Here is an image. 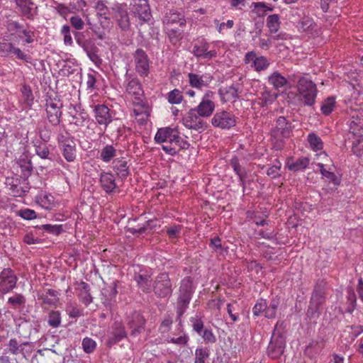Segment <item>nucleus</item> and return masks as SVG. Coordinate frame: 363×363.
I'll return each mask as SVG.
<instances>
[{
	"label": "nucleus",
	"instance_id": "obj_1",
	"mask_svg": "<svg viewBox=\"0 0 363 363\" xmlns=\"http://www.w3.org/2000/svg\"><path fill=\"white\" fill-rule=\"evenodd\" d=\"M350 116V133L356 138L353 145L363 150V103L352 104L347 109Z\"/></svg>",
	"mask_w": 363,
	"mask_h": 363
},
{
	"label": "nucleus",
	"instance_id": "obj_2",
	"mask_svg": "<svg viewBox=\"0 0 363 363\" xmlns=\"http://www.w3.org/2000/svg\"><path fill=\"white\" fill-rule=\"evenodd\" d=\"M293 77L294 82L296 79L297 80V91L303 100L304 105L307 106H313L318 94L316 84L307 77L293 75Z\"/></svg>",
	"mask_w": 363,
	"mask_h": 363
},
{
	"label": "nucleus",
	"instance_id": "obj_3",
	"mask_svg": "<svg viewBox=\"0 0 363 363\" xmlns=\"http://www.w3.org/2000/svg\"><path fill=\"white\" fill-rule=\"evenodd\" d=\"M325 301V284H317L311 296L306 315L310 320L317 319L322 311V305Z\"/></svg>",
	"mask_w": 363,
	"mask_h": 363
},
{
	"label": "nucleus",
	"instance_id": "obj_4",
	"mask_svg": "<svg viewBox=\"0 0 363 363\" xmlns=\"http://www.w3.org/2000/svg\"><path fill=\"white\" fill-rule=\"evenodd\" d=\"M291 133V123L284 116L277 118L276 126L271 130V136L274 148L280 150L283 147V140L290 136Z\"/></svg>",
	"mask_w": 363,
	"mask_h": 363
},
{
	"label": "nucleus",
	"instance_id": "obj_5",
	"mask_svg": "<svg viewBox=\"0 0 363 363\" xmlns=\"http://www.w3.org/2000/svg\"><path fill=\"white\" fill-rule=\"evenodd\" d=\"M192 294V284L189 279L182 280L179 289V296L177 301V318L180 319L188 308Z\"/></svg>",
	"mask_w": 363,
	"mask_h": 363
},
{
	"label": "nucleus",
	"instance_id": "obj_6",
	"mask_svg": "<svg viewBox=\"0 0 363 363\" xmlns=\"http://www.w3.org/2000/svg\"><path fill=\"white\" fill-rule=\"evenodd\" d=\"M152 289L155 294L159 298H166L171 295L172 286L167 273L158 274L154 281Z\"/></svg>",
	"mask_w": 363,
	"mask_h": 363
},
{
	"label": "nucleus",
	"instance_id": "obj_7",
	"mask_svg": "<svg viewBox=\"0 0 363 363\" xmlns=\"http://www.w3.org/2000/svg\"><path fill=\"white\" fill-rule=\"evenodd\" d=\"M215 93L211 90L206 91L203 95L199 104L194 107L195 111L204 118L210 117L215 111Z\"/></svg>",
	"mask_w": 363,
	"mask_h": 363
},
{
	"label": "nucleus",
	"instance_id": "obj_8",
	"mask_svg": "<svg viewBox=\"0 0 363 363\" xmlns=\"http://www.w3.org/2000/svg\"><path fill=\"white\" fill-rule=\"evenodd\" d=\"M203 116L199 115L194 108H191L183 118V124L189 129L202 132L207 128V123L203 120Z\"/></svg>",
	"mask_w": 363,
	"mask_h": 363
},
{
	"label": "nucleus",
	"instance_id": "obj_9",
	"mask_svg": "<svg viewBox=\"0 0 363 363\" xmlns=\"http://www.w3.org/2000/svg\"><path fill=\"white\" fill-rule=\"evenodd\" d=\"M133 57L136 72L142 77H147L150 72V59L147 53L143 49L138 48Z\"/></svg>",
	"mask_w": 363,
	"mask_h": 363
},
{
	"label": "nucleus",
	"instance_id": "obj_10",
	"mask_svg": "<svg viewBox=\"0 0 363 363\" xmlns=\"http://www.w3.org/2000/svg\"><path fill=\"white\" fill-rule=\"evenodd\" d=\"M211 124L215 128L230 129L235 125L236 120L231 113L222 111L213 115L211 118Z\"/></svg>",
	"mask_w": 363,
	"mask_h": 363
},
{
	"label": "nucleus",
	"instance_id": "obj_11",
	"mask_svg": "<svg viewBox=\"0 0 363 363\" xmlns=\"http://www.w3.org/2000/svg\"><path fill=\"white\" fill-rule=\"evenodd\" d=\"M17 277L10 268H4L0 273V291L6 294L12 291L16 285Z\"/></svg>",
	"mask_w": 363,
	"mask_h": 363
},
{
	"label": "nucleus",
	"instance_id": "obj_12",
	"mask_svg": "<svg viewBox=\"0 0 363 363\" xmlns=\"http://www.w3.org/2000/svg\"><path fill=\"white\" fill-rule=\"evenodd\" d=\"M132 12L143 21H148L151 17L150 5L147 0H132Z\"/></svg>",
	"mask_w": 363,
	"mask_h": 363
},
{
	"label": "nucleus",
	"instance_id": "obj_13",
	"mask_svg": "<svg viewBox=\"0 0 363 363\" xmlns=\"http://www.w3.org/2000/svg\"><path fill=\"white\" fill-rule=\"evenodd\" d=\"M16 9L21 16L28 19L33 20L37 14L38 7L33 0H13Z\"/></svg>",
	"mask_w": 363,
	"mask_h": 363
},
{
	"label": "nucleus",
	"instance_id": "obj_14",
	"mask_svg": "<svg viewBox=\"0 0 363 363\" xmlns=\"http://www.w3.org/2000/svg\"><path fill=\"white\" fill-rule=\"evenodd\" d=\"M94 118L96 123L107 127L113 121L111 110L104 104H97L94 107Z\"/></svg>",
	"mask_w": 363,
	"mask_h": 363
},
{
	"label": "nucleus",
	"instance_id": "obj_15",
	"mask_svg": "<svg viewBox=\"0 0 363 363\" xmlns=\"http://www.w3.org/2000/svg\"><path fill=\"white\" fill-rule=\"evenodd\" d=\"M62 155L67 162H73L76 157V144L72 138L62 136L60 140Z\"/></svg>",
	"mask_w": 363,
	"mask_h": 363
},
{
	"label": "nucleus",
	"instance_id": "obj_16",
	"mask_svg": "<svg viewBox=\"0 0 363 363\" xmlns=\"http://www.w3.org/2000/svg\"><path fill=\"white\" fill-rule=\"evenodd\" d=\"M186 22L184 13L174 10L166 13L163 19L165 29H169V28H172L176 25L183 27L186 25Z\"/></svg>",
	"mask_w": 363,
	"mask_h": 363
},
{
	"label": "nucleus",
	"instance_id": "obj_17",
	"mask_svg": "<svg viewBox=\"0 0 363 363\" xmlns=\"http://www.w3.org/2000/svg\"><path fill=\"white\" fill-rule=\"evenodd\" d=\"M188 78L191 86L199 89L208 87L213 80V77L210 74H198L189 73Z\"/></svg>",
	"mask_w": 363,
	"mask_h": 363
},
{
	"label": "nucleus",
	"instance_id": "obj_18",
	"mask_svg": "<svg viewBox=\"0 0 363 363\" xmlns=\"http://www.w3.org/2000/svg\"><path fill=\"white\" fill-rule=\"evenodd\" d=\"M145 319L138 312L133 313L129 317L128 325L131 329V335L137 336L144 330Z\"/></svg>",
	"mask_w": 363,
	"mask_h": 363
},
{
	"label": "nucleus",
	"instance_id": "obj_19",
	"mask_svg": "<svg viewBox=\"0 0 363 363\" xmlns=\"http://www.w3.org/2000/svg\"><path fill=\"white\" fill-rule=\"evenodd\" d=\"M317 166L320 168V172L322 176L324 178H325L328 182H332L335 185L340 184V179L334 173V166L333 164L331 165H329L327 163L324 164L323 162H318Z\"/></svg>",
	"mask_w": 363,
	"mask_h": 363
},
{
	"label": "nucleus",
	"instance_id": "obj_20",
	"mask_svg": "<svg viewBox=\"0 0 363 363\" xmlns=\"http://www.w3.org/2000/svg\"><path fill=\"white\" fill-rule=\"evenodd\" d=\"M101 187L106 193H112L117 188L115 177L112 173L104 172L100 177Z\"/></svg>",
	"mask_w": 363,
	"mask_h": 363
},
{
	"label": "nucleus",
	"instance_id": "obj_21",
	"mask_svg": "<svg viewBox=\"0 0 363 363\" xmlns=\"http://www.w3.org/2000/svg\"><path fill=\"white\" fill-rule=\"evenodd\" d=\"M284 351V342L282 338H277L272 340L268 347V353L271 358L279 357Z\"/></svg>",
	"mask_w": 363,
	"mask_h": 363
},
{
	"label": "nucleus",
	"instance_id": "obj_22",
	"mask_svg": "<svg viewBox=\"0 0 363 363\" xmlns=\"http://www.w3.org/2000/svg\"><path fill=\"white\" fill-rule=\"evenodd\" d=\"M38 298L49 306H55L59 301L58 293L53 289H47L38 294Z\"/></svg>",
	"mask_w": 363,
	"mask_h": 363
},
{
	"label": "nucleus",
	"instance_id": "obj_23",
	"mask_svg": "<svg viewBox=\"0 0 363 363\" xmlns=\"http://www.w3.org/2000/svg\"><path fill=\"white\" fill-rule=\"evenodd\" d=\"M218 94L223 103L234 101L238 97V89L233 86L219 89Z\"/></svg>",
	"mask_w": 363,
	"mask_h": 363
},
{
	"label": "nucleus",
	"instance_id": "obj_24",
	"mask_svg": "<svg viewBox=\"0 0 363 363\" xmlns=\"http://www.w3.org/2000/svg\"><path fill=\"white\" fill-rule=\"evenodd\" d=\"M115 18L118 22V26L123 30H126L130 27V19L128 11L121 7L117 8L115 12Z\"/></svg>",
	"mask_w": 363,
	"mask_h": 363
},
{
	"label": "nucleus",
	"instance_id": "obj_25",
	"mask_svg": "<svg viewBox=\"0 0 363 363\" xmlns=\"http://www.w3.org/2000/svg\"><path fill=\"white\" fill-rule=\"evenodd\" d=\"M126 91L129 94L135 96V100L140 101V96L143 94V90L138 79L134 78L127 84ZM139 104L140 102L138 101Z\"/></svg>",
	"mask_w": 363,
	"mask_h": 363
},
{
	"label": "nucleus",
	"instance_id": "obj_26",
	"mask_svg": "<svg viewBox=\"0 0 363 363\" xmlns=\"http://www.w3.org/2000/svg\"><path fill=\"white\" fill-rule=\"evenodd\" d=\"M179 138V134L176 130H173V133L169 135L167 143L164 144L162 146V149L167 154L173 156L177 154L178 150H177L176 147L174 146L175 145L176 140H177Z\"/></svg>",
	"mask_w": 363,
	"mask_h": 363
},
{
	"label": "nucleus",
	"instance_id": "obj_27",
	"mask_svg": "<svg viewBox=\"0 0 363 363\" xmlns=\"http://www.w3.org/2000/svg\"><path fill=\"white\" fill-rule=\"evenodd\" d=\"M77 290L79 291V296L80 299L86 306L92 302V297L89 292L90 289L88 284L84 281H81L79 284Z\"/></svg>",
	"mask_w": 363,
	"mask_h": 363
},
{
	"label": "nucleus",
	"instance_id": "obj_28",
	"mask_svg": "<svg viewBox=\"0 0 363 363\" xmlns=\"http://www.w3.org/2000/svg\"><path fill=\"white\" fill-rule=\"evenodd\" d=\"M310 160L308 157H301L294 161L289 159L287 165L291 171L298 172L306 169L309 164Z\"/></svg>",
	"mask_w": 363,
	"mask_h": 363
},
{
	"label": "nucleus",
	"instance_id": "obj_29",
	"mask_svg": "<svg viewBox=\"0 0 363 363\" xmlns=\"http://www.w3.org/2000/svg\"><path fill=\"white\" fill-rule=\"evenodd\" d=\"M112 328L113 337L110 340L111 343H116L126 337V332L121 322H115Z\"/></svg>",
	"mask_w": 363,
	"mask_h": 363
},
{
	"label": "nucleus",
	"instance_id": "obj_30",
	"mask_svg": "<svg viewBox=\"0 0 363 363\" xmlns=\"http://www.w3.org/2000/svg\"><path fill=\"white\" fill-rule=\"evenodd\" d=\"M6 28L10 32L11 35L13 37L12 40L14 42H18L19 39H21L23 36L18 33H21V29L23 28V26L19 23L18 21H9L7 22Z\"/></svg>",
	"mask_w": 363,
	"mask_h": 363
},
{
	"label": "nucleus",
	"instance_id": "obj_31",
	"mask_svg": "<svg viewBox=\"0 0 363 363\" xmlns=\"http://www.w3.org/2000/svg\"><path fill=\"white\" fill-rule=\"evenodd\" d=\"M138 286L145 293H150L152 290L150 277L147 274H138L135 277Z\"/></svg>",
	"mask_w": 363,
	"mask_h": 363
},
{
	"label": "nucleus",
	"instance_id": "obj_32",
	"mask_svg": "<svg viewBox=\"0 0 363 363\" xmlns=\"http://www.w3.org/2000/svg\"><path fill=\"white\" fill-rule=\"evenodd\" d=\"M230 164L233 167V170L235 171V172L236 173V174L239 177L240 185L244 188V179L247 174L245 169L240 164L238 159L237 157H233L230 160Z\"/></svg>",
	"mask_w": 363,
	"mask_h": 363
},
{
	"label": "nucleus",
	"instance_id": "obj_33",
	"mask_svg": "<svg viewBox=\"0 0 363 363\" xmlns=\"http://www.w3.org/2000/svg\"><path fill=\"white\" fill-rule=\"evenodd\" d=\"M116 155V150L111 145H106L100 151V159L104 162H109Z\"/></svg>",
	"mask_w": 363,
	"mask_h": 363
},
{
	"label": "nucleus",
	"instance_id": "obj_34",
	"mask_svg": "<svg viewBox=\"0 0 363 363\" xmlns=\"http://www.w3.org/2000/svg\"><path fill=\"white\" fill-rule=\"evenodd\" d=\"M113 169L121 177H125L129 174L127 162L123 159H117L113 162Z\"/></svg>",
	"mask_w": 363,
	"mask_h": 363
},
{
	"label": "nucleus",
	"instance_id": "obj_35",
	"mask_svg": "<svg viewBox=\"0 0 363 363\" xmlns=\"http://www.w3.org/2000/svg\"><path fill=\"white\" fill-rule=\"evenodd\" d=\"M268 81L276 89L281 88L287 84V79L277 72L271 74Z\"/></svg>",
	"mask_w": 363,
	"mask_h": 363
},
{
	"label": "nucleus",
	"instance_id": "obj_36",
	"mask_svg": "<svg viewBox=\"0 0 363 363\" xmlns=\"http://www.w3.org/2000/svg\"><path fill=\"white\" fill-rule=\"evenodd\" d=\"M68 110L69 114L72 118V123L78 126L82 125L85 120V118L82 113H78L79 111L77 110V107L76 106L70 104L68 108Z\"/></svg>",
	"mask_w": 363,
	"mask_h": 363
},
{
	"label": "nucleus",
	"instance_id": "obj_37",
	"mask_svg": "<svg viewBox=\"0 0 363 363\" xmlns=\"http://www.w3.org/2000/svg\"><path fill=\"white\" fill-rule=\"evenodd\" d=\"M279 298L275 297L273 298L269 306L267 305V309L265 311L264 316L267 318H274L276 316L277 308L279 306Z\"/></svg>",
	"mask_w": 363,
	"mask_h": 363
},
{
	"label": "nucleus",
	"instance_id": "obj_38",
	"mask_svg": "<svg viewBox=\"0 0 363 363\" xmlns=\"http://www.w3.org/2000/svg\"><path fill=\"white\" fill-rule=\"evenodd\" d=\"M267 26L270 33H276L280 26L279 16L277 14L270 15L267 18Z\"/></svg>",
	"mask_w": 363,
	"mask_h": 363
},
{
	"label": "nucleus",
	"instance_id": "obj_39",
	"mask_svg": "<svg viewBox=\"0 0 363 363\" xmlns=\"http://www.w3.org/2000/svg\"><path fill=\"white\" fill-rule=\"evenodd\" d=\"M28 345H29V342H25L21 344H18L16 339L13 338V339H11L9 342V345H8L9 350L11 354H13L14 355H17L18 354L23 353V346Z\"/></svg>",
	"mask_w": 363,
	"mask_h": 363
},
{
	"label": "nucleus",
	"instance_id": "obj_40",
	"mask_svg": "<svg viewBox=\"0 0 363 363\" xmlns=\"http://www.w3.org/2000/svg\"><path fill=\"white\" fill-rule=\"evenodd\" d=\"M173 128H160L157 132L155 140L156 143H167V140L169 137V135L173 133Z\"/></svg>",
	"mask_w": 363,
	"mask_h": 363
},
{
	"label": "nucleus",
	"instance_id": "obj_41",
	"mask_svg": "<svg viewBox=\"0 0 363 363\" xmlns=\"http://www.w3.org/2000/svg\"><path fill=\"white\" fill-rule=\"evenodd\" d=\"M36 202L43 208L50 209L54 202V199L51 195L41 194L36 197Z\"/></svg>",
	"mask_w": 363,
	"mask_h": 363
},
{
	"label": "nucleus",
	"instance_id": "obj_42",
	"mask_svg": "<svg viewBox=\"0 0 363 363\" xmlns=\"http://www.w3.org/2000/svg\"><path fill=\"white\" fill-rule=\"evenodd\" d=\"M48 323L52 328H58L61 324V314L60 311H50L48 315Z\"/></svg>",
	"mask_w": 363,
	"mask_h": 363
},
{
	"label": "nucleus",
	"instance_id": "obj_43",
	"mask_svg": "<svg viewBox=\"0 0 363 363\" xmlns=\"http://www.w3.org/2000/svg\"><path fill=\"white\" fill-rule=\"evenodd\" d=\"M170 42L173 45H176L183 38V31L181 30H177L173 28H169L166 29Z\"/></svg>",
	"mask_w": 363,
	"mask_h": 363
},
{
	"label": "nucleus",
	"instance_id": "obj_44",
	"mask_svg": "<svg viewBox=\"0 0 363 363\" xmlns=\"http://www.w3.org/2000/svg\"><path fill=\"white\" fill-rule=\"evenodd\" d=\"M46 112H47V118H48L49 122L52 125L56 126L60 124L61 116H62L61 111H56V110H53V109H51V110L46 109Z\"/></svg>",
	"mask_w": 363,
	"mask_h": 363
},
{
	"label": "nucleus",
	"instance_id": "obj_45",
	"mask_svg": "<svg viewBox=\"0 0 363 363\" xmlns=\"http://www.w3.org/2000/svg\"><path fill=\"white\" fill-rule=\"evenodd\" d=\"M209 357V350L205 347H198L195 350L194 363H206Z\"/></svg>",
	"mask_w": 363,
	"mask_h": 363
},
{
	"label": "nucleus",
	"instance_id": "obj_46",
	"mask_svg": "<svg viewBox=\"0 0 363 363\" xmlns=\"http://www.w3.org/2000/svg\"><path fill=\"white\" fill-rule=\"evenodd\" d=\"M335 98L330 96L327 98L323 102L321 106V111L325 115H329L332 113L333 111V108L335 105Z\"/></svg>",
	"mask_w": 363,
	"mask_h": 363
},
{
	"label": "nucleus",
	"instance_id": "obj_47",
	"mask_svg": "<svg viewBox=\"0 0 363 363\" xmlns=\"http://www.w3.org/2000/svg\"><path fill=\"white\" fill-rule=\"evenodd\" d=\"M308 140L311 147L313 150H318L323 148V142L321 139L315 133H310L308 136Z\"/></svg>",
	"mask_w": 363,
	"mask_h": 363
},
{
	"label": "nucleus",
	"instance_id": "obj_48",
	"mask_svg": "<svg viewBox=\"0 0 363 363\" xmlns=\"http://www.w3.org/2000/svg\"><path fill=\"white\" fill-rule=\"evenodd\" d=\"M167 99L170 104H178L182 101L183 96L179 89H174L168 94Z\"/></svg>",
	"mask_w": 363,
	"mask_h": 363
},
{
	"label": "nucleus",
	"instance_id": "obj_49",
	"mask_svg": "<svg viewBox=\"0 0 363 363\" xmlns=\"http://www.w3.org/2000/svg\"><path fill=\"white\" fill-rule=\"evenodd\" d=\"M15 45L13 43L8 41L0 42V53L4 56H9L13 54Z\"/></svg>",
	"mask_w": 363,
	"mask_h": 363
},
{
	"label": "nucleus",
	"instance_id": "obj_50",
	"mask_svg": "<svg viewBox=\"0 0 363 363\" xmlns=\"http://www.w3.org/2000/svg\"><path fill=\"white\" fill-rule=\"evenodd\" d=\"M190 322L191 323L193 330L199 335L201 334L205 329L203 320L197 317H191L190 318Z\"/></svg>",
	"mask_w": 363,
	"mask_h": 363
},
{
	"label": "nucleus",
	"instance_id": "obj_51",
	"mask_svg": "<svg viewBox=\"0 0 363 363\" xmlns=\"http://www.w3.org/2000/svg\"><path fill=\"white\" fill-rule=\"evenodd\" d=\"M21 93L23 95L24 102L28 106H30L33 101V96L30 88L27 85L23 86V87L21 88Z\"/></svg>",
	"mask_w": 363,
	"mask_h": 363
},
{
	"label": "nucleus",
	"instance_id": "obj_52",
	"mask_svg": "<svg viewBox=\"0 0 363 363\" xmlns=\"http://www.w3.org/2000/svg\"><path fill=\"white\" fill-rule=\"evenodd\" d=\"M40 228L55 235H60L63 231L62 225H61L45 224L43 225Z\"/></svg>",
	"mask_w": 363,
	"mask_h": 363
},
{
	"label": "nucleus",
	"instance_id": "obj_53",
	"mask_svg": "<svg viewBox=\"0 0 363 363\" xmlns=\"http://www.w3.org/2000/svg\"><path fill=\"white\" fill-rule=\"evenodd\" d=\"M209 45L207 43H201L200 45H195L193 49V53L196 57L203 59L205 52L208 50Z\"/></svg>",
	"mask_w": 363,
	"mask_h": 363
},
{
	"label": "nucleus",
	"instance_id": "obj_54",
	"mask_svg": "<svg viewBox=\"0 0 363 363\" xmlns=\"http://www.w3.org/2000/svg\"><path fill=\"white\" fill-rule=\"evenodd\" d=\"M281 164L279 161L276 160V162L267 171V174L272 179L277 178L280 176V169Z\"/></svg>",
	"mask_w": 363,
	"mask_h": 363
},
{
	"label": "nucleus",
	"instance_id": "obj_55",
	"mask_svg": "<svg viewBox=\"0 0 363 363\" xmlns=\"http://www.w3.org/2000/svg\"><path fill=\"white\" fill-rule=\"evenodd\" d=\"M199 335L207 344H213L216 342V337L211 329L205 328Z\"/></svg>",
	"mask_w": 363,
	"mask_h": 363
},
{
	"label": "nucleus",
	"instance_id": "obj_56",
	"mask_svg": "<svg viewBox=\"0 0 363 363\" xmlns=\"http://www.w3.org/2000/svg\"><path fill=\"white\" fill-rule=\"evenodd\" d=\"M8 303L10 305H11L13 308H16L18 306H22L25 304L26 298L22 294H17L14 296L9 298Z\"/></svg>",
	"mask_w": 363,
	"mask_h": 363
},
{
	"label": "nucleus",
	"instance_id": "obj_57",
	"mask_svg": "<svg viewBox=\"0 0 363 363\" xmlns=\"http://www.w3.org/2000/svg\"><path fill=\"white\" fill-rule=\"evenodd\" d=\"M96 346V342L90 337H85L82 340V348L86 353H91L94 352Z\"/></svg>",
	"mask_w": 363,
	"mask_h": 363
},
{
	"label": "nucleus",
	"instance_id": "obj_58",
	"mask_svg": "<svg viewBox=\"0 0 363 363\" xmlns=\"http://www.w3.org/2000/svg\"><path fill=\"white\" fill-rule=\"evenodd\" d=\"M267 309V301L264 299H259L252 308V313L255 315L258 316L262 312L266 311Z\"/></svg>",
	"mask_w": 363,
	"mask_h": 363
},
{
	"label": "nucleus",
	"instance_id": "obj_59",
	"mask_svg": "<svg viewBox=\"0 0 363 363\" xmlns=\"http://www.w3.org/2000/svg\"><path fill=\"white\" fill-rule=\"evenodd\" d=\"M269 65V63L268 60L264 57H257L256 60H255L254 66L257 71L266 69L268 67Z\"/></svg>",
	"mask_w": 363,
	"mask_h": 363
},
{
	"label": "nucleus",
	"instance_id": "obj_60",
	"mask_svg": "<svg viewBox=\"0 0 363 363\" xmlns=\"http://www.w3.org/2000/svg\"><path fill=\"white\" fill-rule=\"evenodd\" d=\"M20 167L24 177H28L33 170V165L28 160L21 161Z\"/></svg>",
	"mask_w": 363,
	"mask_h": 363
},
{
	"label": "nucleus",
	"instance_id": "obj_61",
	"mask_svg": "<svg viewBox=\"0 0 363 363\" xmlns=\"http://www.w3.org/2000/svg\"><path fill=\"white\" fill-rule=\"evenodd\" d=\"M168 342L174 343L178 345H185L189 341V337L186 334H183L177 337H171L168 340Z\"/></svg>",
	"mask_w": 363,
	"mask_h": 363
},
{
	"label": "nucleus",
	"instance_id": "obj_62",
	"mask_svg": "<svg viewBox=\"0 0 363 363\" xmlns=\"http://www.w3.org/2000/svg\"><path fill=\"white\" fill-rule=\"evenodd\" d=\"M70 23L76 30H82L84 28V22L79 16H72L69 19Z\"/></svg>",
	"mask_w": 363,
	"mask_h": 363
},
{
	"label": "nucleus",
	"instance_id": "obj_63",
	"mask_svg": "<svg viewBox=\"0 0 363 363\" xmlns=\"http://www.w3.org/2000/svg\"><path fill=\"white\" fill-rule=\"evenodd\" d=\"M79 46L83 48L86 53L97 49L94 43L91 39H87L83 43H79Z\"/></svg>",
	"mask_w": 363,
	"mask_h": 363
},
{
	"label": "nucleus",
	"instance_id": "obj_64",
	"mask_svg": "<svg viewBox=\"0 0 363 363\" xmlns=\"http://www.w3.org/2000/svg\"><path fill=\"white\" fill-rule=\"evenodd\" d=\"M18 215L26 220H32L36 218V213L33 210L26 208L18 211Z\"/></svg>",
	"mask_w": 363,
	"mask_h": 363
}]
</instances>
